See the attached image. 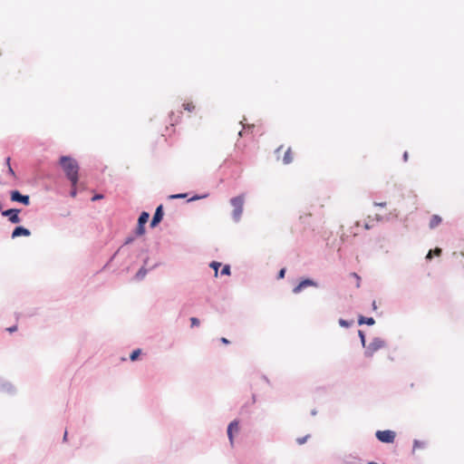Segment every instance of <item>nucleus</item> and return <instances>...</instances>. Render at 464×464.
<instances>
[{
	"instance_id": "obj_29",
	"label": "nucleus",
	"mask_w": 464,
	"mask_h": 464,
	"mask_svg": "<svg viewBox=\"0 0 464 464\" xmlns=\"http://www.w3.org/2000/svg\"><path fill=\"white\" fill-rule=\"evenodd\" d=\"M359 335H360V338H361V341L362 343V345L365 347V335L362 332V331H359Z\"/></svg>"
},
{
	"instance_id": "obj_11",
	"label": "nucleus",
	"mask_w": 464,
	"mask_h": 464,
	"mask_svg": "<svg viewBox=\"0 0 464 464\" xmlns=\"http://www.w3.org/2000/svg\"><path fill=\"white\" fill-rule=\"evenodd\" d=\"M307 286H317V284L311 279H304L301 281L294 289L295 294H299L304 288Z\"/></svg>"
},
{
	"instance_id": "obj_32",
	"label": "nucleus",
	"mask_w": 464,
	"mask_h": 464,
	"mask_svg": "<svg viewBox=\"0 0 464 464\" xmlns=\"http://www.w3.org/2000/svg\"><path fill=\"white\" fill-rule=\"evenodd\" d=\"M285 268H282L280 271H279V274H278V278H284L285 276Z\"/></svg>"
},
{
	"instance_id": "obj_21",
	"label": "nucleus",
	"mask_w": 464,
	"mask_h": 464,
	"mask_svg": "<svg viewBox=\"0 0 464 464\" xmlns=\"http://www.w3.org/2000/svg\"><path fill=\"white\" fill-rule=\"evenodd\" d=\"M350 276L354 278L355 286L359 288L361 286V277L356 273H351Z\"/></svg>"
},
{
	"instance_id": "obj_33",
	"label": "nucleus",
	"mask_w": 464,
	"mask_h": 464,
	"mask_svg": "<svg viewBox=\"0 0 464 464\" xmlns=\"http://www.w3.org/2000/svg\"><path fill=\"white\" fill-rule=\"evenodd\" d=\"M102 198H103V196H102V195L98 194V195H95V196L92 198V201H95V200H98V199H102Z\"/></svg>"
},
{
	"instance_id": "obj_41",
	"label": "nucleus",
	"mask_w": 464,
	"mask_h": 464,
	"mask_svg": "<svg viewBox=\"0 0 464 464\" xmlns=\"http://www.w3.org/2000/svg\"><path fill=\"white\" fill-rule=\"evenodd\" d=\"M403 157H404V160H407V159H408V153H407V152H405V153H404V155H403Z\"/></svg>"
},
{
	"instance_id": "obj_23",
	"label": "nucleus",
	"mask_w": 464,
	"mask_h": 464,
	"mask_svg": "<svg viewBox=\"0 0 464 464\" xmlns=\"http://www.w3.org/2000/svg\"><path fill=\"white\" fill-rule=\"evenodd\" d=\"M145 233V227L144 225L138 224V227L136 228V235L137 236H142Z\"/></svg>"
},
{
	"instance_id": "obj_3",
	"label": "nucleus",
	"mask_w": 464,
	"mask_h": 464,
	"mask_svg": "<svg viewBox=\"0 0 464 464\" xmlns=\"http://www.w3.org/2000/svg\"><path fill=\"white\" fill-rule=\"evenodd\" d=\"M375 437L379 441L390 444L394 442L396 433L391 430H377L375 432Z\"/></svg>"
},
{
	"instance_id": "obj_12",
	"label": "nucleus",
	"mask_w": 464,
	"mask_h": 464,
	"mask_svg": "<svg viewBox=\"0 0 464 464\" xmlns=\"http://www.w3.org/2000/svg\"><path fill=\"white\" fill-rule=\"evenodd\" d=\"M163 208H162V205H160L157 209H156V212L153 216V218L150 222V227H156L162 219V217H163Z\"/></svg>"
},
{
	"instance_id": "obj_14",
	"label": "nucleus",
	"mask_w": 464,
	"mask_h": 464,
	"mask_svg": "<svg viewBox=\"0 0 464 464\" xmlns=\"http://www.w3.org/2000/svg\"><path fill=\"white\" fill-rule=\"evenodd\" d=\"M30 235H31V232L27 228H24L23 227H17L14 229V231L12 233V237L15 238L20 236L29 237Z\"/></svg>"
},
{
	"instance_id": "obj_24",
	"label": "nucleus",
	"mask_w": 464,
	"mask_h": 464,
	"mask_svg": "<svg viewBox=\"0 0 464 464\" xmlns=\"http://www.w3.org/2000/svg\"><path fill=\"white\" fill-rule=\"evenodd\" d=\"M210 266L215 270V276H218V268L220 266V263L218 262H212L210 264Z\"/></svg>"
},
{
	"instance_id": "obj_25",
	"label": "nucleus",
	"mask_w": 464,
	"mask_h": 464,
	"mask_svg": "<svg viewBox=\"0 0 464 464\" xmlns=\"http://www.w3.org/2000/svg\"><path fill=\"white\" fill-rule=\"evenodd\" d=\"M310 436L309 435H306L304 437H300V438H297L296 439V442L299 444V445H302L304 443L306 442L307 439L309 438Z\"/></svg>"
},
{
	"instance_id": "obj_16",
	"label": "nucleus",
	"mask_w": 464,
	"mask_h": 464,
	"mask_svg": "<svg viewBox=\"0 0 464 464\" xmlns=\"http://www.w3.org/2000/svg\"><path fill=\"white\" fill-rule=\"evenodd\" d=\"M359 324H366L368 325L374 324L375 321L372 317L361 316L358 320Z\"/></svg>"
},
{
	"instance_id": "obj_15",
	"label": "nucleus",
	"mask_w": 464,
	"mask_h": 464,
	"mask_svg": "<svg viewBox=\"0 0 464 464\" xmlns=\"http://www.w3.org/2000/svg\"><path fill=\"white\" fill-rule=\"evenodd\" d=\"M441 221H442V219L440 216L433 215L430 220V227L434 228V227H438L441 223Z\"/></svg>"
},
{
	"instance_id": "obj_22",
	"label": "nucleus",
	"mask_w": 464,
	"mask_h": 464,
	"mask_svg": "<svg viewBox=\"0 0 464 464\" xmlns=\"http://www.w3.org/2000/svg\"><path fill=\"white\" fill-rule=\"evenodd\" d=\"M140 353H141V350H140V349L134 350V351L130 353V359L131 361H135V360H137V359H138V357H139V355L140 354Z\"/></svg>"
},
{
	"instance_id": "obj_39",
	"label": "nucleus",
	"mask_w": 464,
	"mask_h": 464,
	"mask_svg": "<svg viewBox=\"0 0 464 464\" xmlns=\"http://www.w3.org/2000/svg\"><path fill=\"white\" fill-rule=\"evenodd\" d=\"M317 414V411L315 409L311 411V415L315 416Z\"/></svg>"
},
{
	"instance_id": "obj_10",
	"label": "nucleus",
	"mask_w": 464,
	"mask_h": 464,
	"mask_svg": "<svg viewBox=\"0 0 464 464\" xmlns=\"http://www.w3.org/2000/svg\"><path fill=\"white\" fill-rule=\"evenodd\" d=\"M11 199L13 201L21 202L25 206L30 204L29 197L22 195L18 190H14L11 192Z\"/></svg>"
},
{
	"instance_id": "obj_4",
	"label": "nucleus",
	"mask_w": 464,
	"mask_h": 464,
	"mask_svg": "<svg viewBox=\"0 0 464 464\" xmlns=\"http://www.w3.org/2000/svg\"><path fill=\"white\" fill-rule=\"evenodd\" d=\"M230 203L234 208L233 217L236 220H238L243 212L244 198L243 196L233 198H231Z\"/></svg>"
},
{
	"instance_id": "obj_40",
	"label": "nucleus",
	"mask_w": 464,
	"mask_h": 464,
	"mask_svg": "<svg viewBox=\"0 0 464 464\" xmlns=\"http://www.w3.org/2000/svg\"><path fill=\"white\" fill-rule=\"evenodd\" d=\"M372 308H373V310L377 309V305H376V302L375 301L372 302Z\"/></svg>"
},
{
	"instance_id": "obj_34",
	"label": "nucleus",
	"mask_w": 464,
	"mask_h": 464,
	"mask_svg": "<svg viewBox=\"0 0 464 464\" xmlns=\"http://www.w3.org/2000/svg\"><path fill=\"white\" fill-rule=\"evenodd\" d=\"M252 128H254V126H252ZM250 129H251V127H248L247 129L244 128V130L239 131V135L243 136L244 133H246Z\"/></svg>"
},
{
	"instance_id": "obj_18",
	"label": "nucleus",
	"mask_w": 464,
	"mask_h": 464,
	"mask_svg": "<svg viewBox=\"0 0 464 464\" xmlns=\"http://www.w3.org/2000/svg\"><path fill=\"white\" fill-rule=\"evenodd\" d=\"M185 111L192 112L196 109V105L192 102H186L182 104Z\"/></svg>"
},
{
	"instance_id": "obj_20",
	"label": "nucleus",
	"mask_w": 464,
	"mask_h": 464,
	"mask_svg": "<svg viewBox=\"0 0 464 464\" xmlns=\"http://www.w3.org/2000/svg\"><path fill=\"white\" fill-rule=\"evenodd\" d=\"M441 249L439 248V247H436L434 250H430L429 253L427 254L426 256V258L427 259H431L432 258V255H436L438 256H440L441 255Z\"/></svg>"
},
{
	"instance_id": "obj_19",
	"label": "nucleus",
	"mask_w": 464,
	"mask_h": 464,
	"mask_svg": "<svg viewBox=\"0 0 464 464\" xmlns=\"http://www.w3.org/2000/svg\"><path fill=\"white\" fill-rule=\"evenodd\" d=\"M150 215L147 212H142L139 218L138 224L145 225L149 220Z\"/></svg>"
},
{
	"instance_id": "obj_30",
	"label": "nucleus",
	"mask_w": 464,
	"mask_h": 464,
	"mask_svg": "<svg viewBox=\"0 0 464 464\" xmlns=\"http://www.w3.org/2000/svg\"><path fill=\"white\" fill-rule=\"evenodd\" d=\"M76 194H77L76 186H73V185L72 184L71 196H72V198H74V197L76 196Z\"/></svg>"
},
{
	"instance_id": "obj_1",
	"label": "nucleus",
	"mask_w": 464,
	"mask_h": 464,
	"mask_svg": "<svg viewBox=\"0 0 464 464\" xmlns=\"http://www.w3.org/2000/svg\"><path fill=\"white\" fill-rule=\"evenodd\" d=\"M59 163L67 179L73 186H77L79 180V165L77 161L71 157L62 156L59 160Z\"/></svg>"
},
{
	"instance_id": "obj_2",
	"label": "nucleus",
	"mask_w": 464,
	"mask_h": 464,
	"mask_svg": "<svg viewBox=\"0 0 464 464\" xmlns=\"http://www.w3.org/2000/svg\"><path fill=\"white\" fill-rule=\"evenodd\" d=\"M252 399L255 402L256 397L266 394L271 389L269 379H256V382L251 383Z\"/></svg>"
},
{
	"instance_id": "obj_28",
	"label": "nucleus",
	"mask_w": 464,
	"mask_h": 464,
	"mask_svg": "<svg viewBox=\"0 0 464 464\" xmlns=\"http://www.w3.org/2000/svg\"><path fill=\"white\" fill-rule=\"evenodd\" d=\"M187 197V194H175L169 196L170 198H184Z\"/></svg>"
},
{
	"instance_id": "obj_27",
	"label": "nucleus",
	"mask_w": 464,
	"mask_h": 464,
	"mask_svg": "<svg viewBox=\"0 0 464 464\" xmlns=\"http://www.w3.org/2000/svg\"><path fill=\"white\" fill-rule=\"evenodd\" d=\"M190 322H191V325L192 326H198L199 325V320L196 317H191L190 318Z\"/></svg>"
},
{
	"instance_id": "obj_7",
	"label": "nucleus",
	"mask_w": 464,
	"mask_h": 464,
	"mask_svg": "<svg viewBox=\"0 0 464 464\" xmlns=\"http://www.w3.org/2000/svg\"><path fill=\"white\" fill-rule=\"evenodd\" d=\"M239 431V420L237 419L233 420L229 424L227 425V434L229 440V443L231 445L234 444V437L235 434Z\"/></svg>"
},
{
	"instance_id": "obj_38",
	"label": "nucleus",
	"mask_w": 464,
	"mask_h": 464,
	"mask_svg": "<svg viewBox=\"0 0 464 464\" xmlns=\"http://www.w3.org/2000/svg\"><path fill=\"white\" fill-rule=\"evenodd\" d=\"M376 206H379V207H385L386 206V203L385 202H382V203H375Z\"/></svg>"
},
{
	"instance_id": "obj_17",
	"label": "nucleus",
	"mask_w": 464,
	"mask_h": 464,
	"mask_svg": "<svg viewBox=\"0 0 464 464\" xmlns=\"http://www.w3.org/2000/svg\"><path fill=\"white\" fill-rule=\"evenodd\" d=\"M427 447V442L426 441H422V440H413V451L416 450V449H425Z\"/></svg>"
},
{
	"instance_id": "obj_31",
	"label": "nucleus",
	"mask_w": 464,
	"mask_h": 464,
	"mask_svg": "<svg viewBox=\"0 0 464 464\" xmlns=\"http://www.w3.org/2000/svg\"><path fill=\"white\" fill-rule=\"evenodd\" d=\"M7 164H8V171H9V173L14 176V172L13 169L10 166V159L9 158L7 159Z\"/></svg>"
},
{
	"instance_id": "obj_35",
	"label": "nucleus",
	"mask_w": 464,
	"mask_h": 464,
	"mask_svg": "<svg viewBox=\"0 0 464 464\" xmlns=\"http://www.w3.org/2000/svg\"><path fill=\"white\" fill-rule=\"evenodd\" d=\"M16 330H17V326H13V327L7 328V331L10 333L15 332Z\"/></svg>"
},
{
	"instance_id": "obj_5",
	"label": "nucleus",
	"mask_w": 464,
	"mask_h": 464,
	"mask_svg": "<svg viewBox=\"0 0 464 464\" xmlns=\"http://www.w3.org/2000/svg\"><path fill=\"white\" fill-rule=\"evenodd\" d=\"M283 150H285V151L281 159L282 162L285 165L292 163L294 160V152L291 147L285 148L284 145L279 146L276 150L277 160H280L279 154Z\"/></svg>"
},
{
	"instance_id": "obj_43",
	"label": "nucleus",
	"mask_w": 464,
	"mask_h": 464,
	"mask_svg": "<svg viewBox=\"0 0 464 464\" xmlns=\"http://www.w3.org/2000/svg\"><path fill=\"white\" fill-rule=\"evenodd\" d=\"M410 386H411V388H414L415 383H414V382H411V383L410 384Z\"/></svg>"
},
{
	"instance_id": "obj_26",
	"label": "nucleus",
	"mask_w": 464,
	"mask_h": 464,
	"mask_svg": "<svg viewBox=\"0 0 464 464\" xmlns=\"http://www.w3.org/2000/svg\"><path fill=\"white\" fill-rule=\"evenodd\" d=\"M221 275L228 276L230 275V267L229 266H225L221 270Z\"/></svg>"
},
{
	"instance_id": "obj_44",
	"label": "nucleus",
	"mask_w": 464,
	"mask_h": 464,
	"mask_svg": "<svg viewBox=\"0 0 464 464\" xmlns=\"http://www.w3.org/2000/svg\"><path fill=\"white\" fill-rule=\"evenodd\" d=\"M198 198H199L198 197H193V198H190V200H194V199H198Z\"/></svg>"
},
{
	"instance_id": "obj_36",
	"label": "nucleus",
	"mask_w": 464,
	"mask_h": 464,
	"mask_svg": "<svg viewBox=\"0 0 464 464\" xmlns=\"http://www.w3.org/2000/svg\"><path fill=\"white\" fill-rule=\"evenodd\" d=\"M67 438H68V431L67 430H65L64 434H63V441H66L67 440Z\"/></svg>"
},
{
	"instance_id": "obj_37",
	"label": "nucleus",
	"mask_w": 464,
	"mask_h": 464,
	"mask_svg": "<svg viewBox=\"0 0 464 464\" xmlns=\"http://www.w3.org/2000/svg\"><path fill=\"white\" fill-rule=\"evenodd\" d=\"M220 341H221L223 343H225V344L229 343V341H228L227 338H225V337H222V338L220 339Z\"/></svg>"
},
{
	"instance_id": "obj_9",
	"label": "nucleus",
	"mask_w": 464,
	"mask_h": 464,
	"mask_svg": "<svg viewBox=\"0 0 464 464\" xmlns=\"http://www.w3.org/2000/svg\"><path fill=\"white\" fill-rule=\"evenodd\" d=\"M0 392L14 394L15 393V388L6 379H0Z\"/></svg>"
},
{
	"instance_id": "obj_8",
	"label": "nucleus",
	"mask_w": 464,
	"mask_h": 464,
	"mask_svg": "<svg viewBox=\"0 0 464 464\" xmlns=\"http://www.w3.org/2000/svg\"><path fill=\"white\" fill-rule=\"evenodd\" d=\"M20 209L11 208L2 212L4 217H8V219L13 224H18L21 222V218L19 217Z\"/></svg>"
},
{
	"instance_id": "obj_13",
	"label": "nucleus",
	"mask_w": 464,
	"mask_h": 464,
	"mask_svg": "<svg viewBox=\"0 0 464 464\" xmlns=\"http://www.w3.org/2000/svg\"><path fill=\"white\" fill-rule=\"evenodd\" d=\"M361 461L362 459L355 454H346L343 458V464H357Z\"/></svg>"
},
{
	"instance_id": "obj_6",
	"label": "nucleus",
	"mask_w": 464,
	"mask_h": 464,
	"mask_svg": "<svg viewBox=\"0 0 464 464\" xmlns=\"http://www.w3.org/2000/svg\"><path fill=\"white\" fill-rule=\"evenodd\" d=\"M384 345V341L380 338H374L367 346H365V354L367 356H372L377 351L383 348Z\"/></svg>"
},
{
	"instance_id": "obj_42",
	"label": "nucleus",
	"mask_w": 464,
	"mask_h": 464,
	"mask_svg": "<svg viewBox=\"0 0 464 464\" xmlns=\"http://www.w3.org/2000/svg\"><path fill=\"white\" fill-rule=\"evenodd\" d=\"M340 324H343V325H345V324H345V322H344L343 320H341V321H340Z\"/></svg>"
}]
</instances>
